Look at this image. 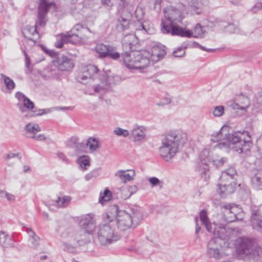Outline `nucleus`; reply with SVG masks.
<instances>
[{
    "instance_id": "obj_1",
    "label": "nucleus",
    "mask_w": 262,
    "mask_h": 262,
    "mask_svg": "<svg viewBox=\"0 0 262 262\" xmlns=\"http://www.w3.org/2000/svg\"><path fill=\"white\" fill-rule=\"evenodd\" d=\"M245 132H233L228 125L223 126L220 130L212 135L211 141L217 142L219 140H226L228 144L223 142L219 143L216 147L220 149L232 148L239 154H248L252 143L250 140H246L244 137Z\"/></svg>"
},
{
    "instance_id": "obj_2",
    "label": "nucleus",
    "mask_w": 262,
    "mask_h": 262,
    "mask_svg": "<svg viewBox=\"0 0 262 262\" xmlns=\"http://www.w3.org/2000/svg\"><path fill=\"white\" fill-rule=\"evenodd\" d=\"M200 219L206 230L215 236V237L211 238L207 244V256L215 259L223 257L224 254L222 251V245L225 243L224 239L228 236L226 228L223 225L211 223L208 218L207 212L204 210L200 212Z\"/></svg>"
},
{
    "instance_id": "obj_3",
    "label": "nucleus",
    "mask_w": 262,
    "mask_h": 262,
    "mask_svg": "<svg viewBox=\"0 0 262 262\" xmlns=\"http://www.w3.org/2000/svg\"><path fill=\"white\" fill-rule=\"evenodd\" d=\"M186 142V135L176 132L167 134L162 140L160 156L166 161L171 160Z\"/></svg>"
},
{
    "instance_id": "obj_4",
    "label": "nucleus",
    "mask_w": 262,
    "mask_h": 262,
    "mask_svg": "<svg viewBox=\"0 0 262 262\" xmlns=\"http://www.w3.org/2000/svg\"><path fill=\"white\" fill-rule=\"evenodd\" d=\"M51 4L47 3L46 0H40L38 8V16L34 26H26L23 30L24 36L29 40L36 42L39 38L36 27H43L47 21V14L50 7Z\"/></svg>"
},
{
    "instance_id": "obj_5",
    "label": "nucleus",
    "mask_w": 262,
    "mask_h": 262,
    "mask_svg": "<svg viewBox=\"0 0 262 262\" xmlns=\"http://www.w3.org/2000/svg\"><path fill=\"white\" fill-rule=\"evenodd\" d=\"M150 52L146 50L125 52L122 55L124 64L130 69H142L147 67L150 62Z\"/></svg>"
},
{
    "instance_id": "obj_6",
    "label": "nucleus",
    "mask_w": 262,
    "mask_h": 262,
    "mask_svg": "<svg viewBox=\"0 0 262 262\" xmlns=\"http://www.w3.org/2000/svg\"><path fill=\"white\" fill-rule=\"evenodd\" d=\"M104 223L99 224L96 228V234L100 244L107 245L120 238V235L115 231L113 222L110 220L111 216L106 214Z\"/></svg>"
},
{
    "instance_id": "obj_7",
    "label": "nucleus",
    "mask_w": 262,
    "mask_h": 262,
    "mask_svg": "<svg viewBox=\"0 0 262 262\" xmlns=\"http://www.w3.org/2000/svg\"><path fill=\"white\" fill-rule=\"evenodd\" d=\"M235 247L238 255L250 259H255L262 253L261 248L249 237L237 238L235 242Z\"/></svg>"
},
{
    "instance_id": "obj_8",
    "label": "nucleus",
    "mask_w": 262,
    "mask_h": 262,
    "mask_svg": "<svg viewBox=\"0 0 262 262\" xmlns=\"http://www.w3.org/2000/svg\"><path fill=\"white\" fill-rule=\"evenodd\" d=\"M111 211L116 214L115 220L110 218L111 222H113L114 226L116 225L118 229L121 231H125L132 226V218L127 210H119L117 205L112 206Z\"/></svg>"
},
{
    "instance_id": "obj_9",
    "label": "nucleus",
    "mask_w": 262,
    "mask_h": 262,
    "mask_svg": "<svg viewBox=\"0 0 262 262\" xmlns=\"http://www.w3.org/2000/svg\"><path fill=\"white\" fill-rule=\"evenodd\" d=\"M161 31L163 33L170 34L173 36L177 35L189 38L192 36V33L190 30L184 29L174 24L170 25V21L163 23Z\"/></svg>"
},
{
    "instance_id": "obj_10",
    "label": "nucleus",
    "mask_w": 262,
    "mask_h": 262,
    "mask_svg": "<svg viewBox=\"0 0 262 262\" xmlns=\"http://www.w3.org/2000/svg\"><path fill=\"white\" fill-rule=\"evenodd\" d=\"M99 71L97 67L94 65L85 66L82 68L81 72L76 76V80L79 82L84 83L86 80L96 78Z\"/></svg>"
},
{
    "instance_id": "obj_11",
    "label": "nucleus",
    "mask_w": 262,
    "mask_h": 262,
    "mask_svg": "<svg viewBox=\"0 0 262 262\" xmlns=\"http://www.w3.org/2000/svg\"><path fill=\"white\" fill-rule=\"evenodd\" d=\"M165 20L162 19L161 27L163 23L170 21V25L174 24V22H181L183 18L181 12L177 9L169 7L164 10Z\"/></svg>"
},
{
    "instance_id": "obj_12",
    "label": "nucleus",
    "mask_w": 262,
    "mask_h": 262,
    "mask_svg": "<svg viewBox=\"0 0 262 262\" xmlns=\"http://www.w3.org/2000/svg\"><path fill=\"white\" fill-rule=\"evenodd\" d=\"M79 224L84 231L88 233H92L96 228V222L94 215L92 214H87L82 216Z\"/></svg>"
},
{
    "instance_id": "obj_13",
    "label": "nucleus",
    "mask_w": 262,
    "mask_h": 262,
    "mask_svg": "<svg viewBox=\"0 0 262 262\" xmlns=\"http://www.w3.org/2000/svg\"><path fill=\"white\" fill-rule=\"evenodd\" d=\"M223 213L228 222H232L236 220H239L237 216L241 211L238 206L234 204H227L224 206Z\"/></svg>"
},
{
    "instance_id": "obj_14",
    "label": "nucleus",
    "mask_w": 262,
    "mask_h": 262,
    "mask_svg": "<svg viewBox=\"0 0 262 262\" xmlns=\"http://www.w3.org/2000/svg\"><path fill=\"white\" fill-rule=\"evenodd\" d=\"M132 14L129 12H124L117 20L116 25L117 30L119 32H122L128 30Z\"/></svg>"
},
{
    "instance_id": "obj_15",
    "label": "nucleus",
    "mask_w": 262,
    "mask_h": 262,
    "mask_svg": "<svg viewBox=\"0 0 262 262\" xmlns=\"http://www.w3.org/2000/svg\"><path fill=\"white\" fill-rule=\"evenodd\" d=\"M166 47L162 44L154 46L151 49V52H150V62H157L163 58L166 53Z\"/></svg>"
},
{
    "instance_id": "obj_16",
    "label": "nucleus",
    "mask_w": 262,
    "mask_h": 262,
    "mask_svg": "<svg viewBox=\"0 0 262 262\" xmlns=\"http://www.w3.org/2000/svg\"><path fill=\"white\" fill-rule=\"evenodd\" d=\"M202 6L203 4L198 0H191L187 7L184 6V8H181V9L187 13L199 15L202 13Z\"/></svg>"
},
{
    "instance_id": "obj_17",
    "label": "nucleus",
    "mask_w": 262,
    "mask_h": 262,
    "mask_svg": "<svg viewBox=\"0 0 262 262\" xmlns=\"http://www.w3.org/2000/svg\"><path fill=\"white\" fill-rule=\"evenodd\" d=\"M57 62L59 70L65 71H69L74 67L72 60L64 55H61L57 57Z\"/></svg>"
},
{
    "instance_id": "obj_18",
    "label": "nucleus",
    "mask_w": 262,
    "mask_h": 262,
    "mask_svg": "<svg viewBox=\"0 0 262 262\" xmlns=\"http://www.w3.org/2000/svg\"><path fill=\"white\" fill-rule=\"evenodd\" d=\"M90 234L84 230L76 232L74 235H71L74 239V241L71 242L74 243V244L78 245V246H83L90 242Z\"/></svg>"
},
{
    "instance_id": "obj_19",
    "label": "nucleus",
    "mask_w": 262,
    "mask_h": 262,
    "mask_svg": "<svg viewBox=\"0 0 262 262\" xmlns=\"http://www.w3.org/2000/svg\"><path fill=\"white\" fill-rule=\"evenodd\" d=\"M138 190V188L136 186L133 185L130 186L127 188H122L121 189H117L116 192L114 190L113 191L114 193H116L117 194L120 193V194L119 195V196L121 198L124 200H126L129 198L133 194L135 193Z\"/></svg>"
},
{
    "instance_id": "obj_20",
    "label": "nucleus",
    "mask_w": 262,
    "mask_h": 262,
    "mask_svg": "<svg viewBox=\"0 0 262 262\" xmlns=\"http://www.w3.org/2000/svg\"><path fill=\"white\" fill-rule=\"evenodd\" d=\"M260 210L254 211L251 216V224L253 228L257 230L262 229V215Z\"/></svg>"
},
{
    "instance_id": "obj_21",
    "label": "nucleus",
    "mask_w": 262,
    "mask_h": 262,
    "mask_svg": "<svg viewBox=\"0 0 262 262\" xmlns=\"http://www.w3.org/2000/svg\"><path fill=\"white\" fill-rule=\"evenodd\" d=\"M252 187L256 190H262V169L256 170L251 177Z\"/></svg>"
},
{
    "instance_id": "obj_22",
    "label": "nucleus",
    "mask_w": 262,
    "mask_h": 262,
    "mask_svg": "<svg viewBox=\"0 0 262 262\" xmlns=\"http://www.w3.org/2000/svg\"><path fill=\"white\" fill-rule=\"evenodd\" d=\"M130 136L135 142L141 141L145 137V129L143 126H136L132 130Z\"/></svg>"
},
{
    "instance_id": "obj_23",
    "label": "nucleus",
    "mask_w": 262,
    "mask_h": 262,
    "mask_svg": "<svg viewBox=\"0 0 262 262\" xmlns=\"http://www.w3.org/2000/svg\"><path fill=\"white\" fill-rule=\"evenodd\" d=\"M128 213L132 218V226L135 228L139 222L143 219V216L141 212L135 209H128L127 210Z\"/></svg>"
},
{
    "instance_id": "obj_24",
    "label": "nucleus",
    "mask_w": 262,
    "mask_h": 262,
    "mask_svg": "<svg viewBox=\"0 0 262 262\" xmlns=\"http://www.w3.org/2000/svg\"><path fill=\"white\" fill-rule=\"evenodd\" d=\"M217 192L221 195H227L234 192V187L231 183H220L218 184Z\"/></svg>"
},
{
    "instance_id": "obj_25",
    "label": "nucleus",
    "mask_w": 262,
    "mask_h": 262,
    "mask_svg": "<svg viewBox=\"0 0 262 262\" xmlns=\"http://www.w3.org/2000/svg\"><path fill=\"white\" fill-rule=\"evenodd\" d=\"M26 231L29 235V242L30 246L33 248H36L39 245V237L37 236L31 228H27Z\"/></svg>"
},
{
    "instance_id": "obj_26",
    "label": "nucleus",
    "mask_w": 262,
    "mask_h": 262,
    "mask_svg": "<svg viewBox=\"0 0 262 262\" xmlns=\"http://www.w3.org/2000/svg\"><path fill=\"white\" fill-rule=\"evenodd\" d=\"M127 171H129L130 173H127L125 170H120L117 172L116 176L120 178L124 183L130 181L133 179L135 172L134 170H127Z\"/></svg>"
},
{
    "instance_id": "obj_27",
    "label": "nucleus",
    "mask_w": 262,
    "mask_h": 262,
    "mask_svg": "<svg viewBox=\"0 0 262 262\" xmlns=\"http://www.w3.org/2000/svg\"><path fill=\"white\" fill-rule=\"evenodd\" d=\"M1 81L3 82L6 86V89L10 93L15 88V84L14 81L9 77L6 76L4 74H1Z\"/></svg>"
},
{
    "instance_id": "obj_28",
    "label": "nucleus",
    "mask_w": 262,
    "mask_h": 262,
    "mask_svg": "<svg viewBox=\"0 0 262 262\" xmlns=\"http://www.w3.org/2000/svg\"><path fill=\"white\" fill-rule=\"evenodd\" d=\"M68 43L76 44L86 37V34H74L67 32L66 33Z\"/></svg>"
},
{
    "instance_id": "obj_29",
    "label": "nucleus",
    "mask_w": 262,
    "mask_h": 262,
    "mask_svg": "<svg viewBox=\"0 0 262 262\" xmlns=\"http://www.w3.org/2000/svg\"><path fill=\"white\" fill-rule=\"evenodd\" d=\"M82 6L80 4L73 5L70 8V13L76 19L80 20L83 18V14L81 10Z\"/></svg>"
},
{
    "instance_id": "obj_30",
    "label": "nucleus",
    "mask_w": 262,
    "mask_h": 262,
    "mask_svg": "<svg viewBox=\"0 0 262 262\" xmlns=\"http://www.w3.org/2000/svg\"><path fill=\"white\" fill-rule=\"evenodd\" d=\"M90 30L83 25L81 24H76L72 29L69 32L74 34H86L87 32H90Z\"/></svg>"
},
{
    "instance_id": "obj_31",
    "label": "nucleus",
    "mask_w": 262,
    "mask_h": 262,
    "mask_svg": "<svg viewBox=\"0 0 262 262\" xmlns=\"http://www.w3.org/2000/svg\"><path fill=\"white\" fill-rule=\"evenodd\" d=\"M110 46L103 43L97 44L95 48L96 51L99 54L100 57L105 58L107 57V52Z\"/></svg>"
},
{
    "instance_id": "obj_32",
    "label": "nucleus",
    "mask_w": 262,
    "mask_h": 262,
    "mask_svg": "<svg viewBox=\"0 0 262 262\" xmlns=\"http://www.w3.org/2000/svg\"><path fill=\"white\" fill-rule=\"evenodd\" d=\"M17 105L18 106L19 110L22 112H25L24 108L26 107L29 110H31L32 112L35 113L36 111H34L33 109L34 108V103L30 100L28 98H26L24 101H23V106L20 103H18Z\"/></svg>"
},
{
    "instance_id": "obj_33",
    "label": "nucleus",
    "mask_w": 262,
    "mask_h": 262,
    "mask_svg": "<svg viewBox=\"0 0 262 262\" xmlns=\"http://www.w3.org/2000/svg\"><path fill=\"white\" fill-rule=\"evenodd\" d=\"M11 238L5 232L0 231V244L5 247L11 245Z\"/></svg>"
},
{
    "instance_id": "obj_34",
    "label": "nucleus",
    "mask_w": 262,
    "mask_h": 262,
    "mask_svg": "<svg viewBox=\"0 0 262 262\" xmlns=\"http://www.w3.org/2000/svg\"><path fill=\"white\" fill-rule=\"evenodd\" d=\"M77 162L82 170H85L90 166V158L88 156H83L78 158Z\"/></svg>"
},
{
    "instance_id": "obj_35",
    "label": "nucleus",
    "mask_w": 262,
    "mask_h": 262,
    "mask_svg": "<svg viewBox=\"0 0 262 262\" xmlns=\"http://www.w3.org/2000/svg\"><path fill=\"white\" fill-rule=\"evenodd\" d=\"M71 241H74L73 236H70L68 240V243H63V249L69 252H74L75 251L76 247L78 246V245L74 244V243H72Z\"/></svg>"
},
{
    "instance_id": "obj_36",
    "label": "nucleus",
    "mask_w": 262,
    "mask_h": 262,
    "mask_svg": "<svg viewBox=\"0 0 262 262\" xmlns=\"http://www.w3.org/2000/svg\"><path fill=\"white\" fill-rule=\"evenodd\" d=\"M71 198L69 196H64L63 197H58V199L55 202V205L59 207H64L68 205L71 201Z\"/></svg>"
},
{
    "instance_id": "obj_37",
    "label": "nucleus",
    "mask_w": 262,
    "mask_h": 262,
    "mask_svg": "<svg viewBox=\"0 0 262 262\" xmlns=\"http://www.w3.org/2000/svg\"><path fill=\"white\" fill-rule=\"evenodd\" d=\"M112 196V192L107 188H105L103 193H100L99 201L100 203L103 204L105 202L110 201Z\"/></svg>"
},
{
    "instance_id": "obj_38",
    "label": "nucleus",
    "mask_w": 262,
    "mask_h": 262,
    "mask_svg": "<svg viewBox=\"0 0 262 262\" xmlns=\"http://www.w3.org/2000/svg\"><path fill=\"white\" fill-rule=\"evenodd\" d=\"M25 129L29 133L35 134L36 133L41 130L40 127L38 124L33 123L27 124L24 127Z\"/></svg>"
},
{
    "instance_id": "obj_39",
    "label": "nucleus",
    "mask_w": 262,
    "mask_h": 262,
    "mask_svg": "<svg viewBox=\"0 0 262 262\" xmlns=\"http://www.w3.org/2000/svg\"><path fill=\"white\" fill-rule=\"evenodd\" d=\"M107 57L113 60H117L120 57V54L117 52L115 47L110 46L107 52Z\"/></svg>"
},
{
    "instance_id": "obj_40",
    "label": "nucleus",
    "mask_w": 262,
    "mask_h": 262,
    "mask_svg": "<svg viewBox=\"0 0 262 262\" xmlns=\"http://www.w3.org/2000/svg\"><path fill=\"white\" fill-rule=\"evenodd\" d=\"M236 174V171L233 167H230L227 169L222 171V179L224 180L226 176H229L230 180H233L234 176Z\"/></svg>"
},
{
    "instance_id": "obj_41",
    "label": "nucleus",
    "mask_w": 262,
    "mask_h": 262,
    "mask_svg": "<svg viewBox=\"0 0 262 262\" xmlns=\"http://www.w3.org/2000/svg\"><path fill=\"white\" fill-rule=\"evenodd\" d=\"M86 145L91 151H95L99 148L98 141L95 138H89L87 141Z\"/></svg>"
},
{
    "instance_id": "obj_42",
    "label": "nucleus",
    "mask_w": 262,
    "mask_h": 262,
    "mask_svg": "<svg viewBox=\"0 0 262 262\" xmlns=\"http://www.w3.org/2000/svg\"><path fill=\"white\" fill-rule=\"evenodd\" d=\"M192 33V36L194 37H198L200 36H202L204 33V31L202 27L200 25V24H198L196 25L195 27L193 29V31Z\"/></svg>"
},
{
    "instance_id": "obj_43",
    "label": "nucleus",
    "mask_w": 262,
    "mask_h": 262,
    "mask_svg": "<svg viewBox=\"0 0 262 262\" xmlns=\"http://www.w3.org/2000/svg\"><path fill=\"white\" fill-rule=\"evenodd\" d=\"M60 36V39H58L55 43V47L58 48H61L64 43H68L66 33H61Z\"/></svg>"
},
{
    "instance_id": "obj_44",
    "label": "nucleus",
    "mask_w": 262,
    "mask_h": 262,
    "mask_svg": "<svg viewBox=\"0 0 262 262\" xmlns=\"http://www.w3.org/2000/svg\"><path fill=\"white\" fill-rule=\"evenodd\" d=\"M114 133L117 136H123L124 137H126L129 135L127 130L121 128L120 127L116 128L114 130Z\"/></svg>"
},
{
    "instance_id": "obj_45",
    "label": "nucleus",
    "mask_w": 262,
    "mask_h": 262,
    "mask_svg": "<svg viewBox=\"0 0 262 262\" xmlns=\"http://www.w3.org/2000/svg\"><path fill=\"white\" fill-rule=\"evenodd\" d=\"M148 181L153 187L159 186L160 188H161L163 187V183L156 177L150 178L148 179Z\"/></svg>"
},
{
    "instance_id": "obj_46",
    "label": "nucleus",
    "mask_w": 262,
    "mask_h": 262,
    "mask_svg": "<svg viewBox=\"0 0 262 262\" xmlns=\"http://www.w3.org/2000/svg\"><path fill=\"white\" fill-rule=\"evenodd\" d=\"M209 151L205 149L201 152L199 158L201 161L208 162L209 161Z\"/></svg>"
},
{
    "instance_id": "obj_47",
    "label": "nucleus",
    "mask_w": 262,
    "mask_h": 262,
    "mask_svg": "<svg viewBox=\"0 0 262 262\" xmlns=\"http://www.w3.org/2000/svg\"><path fill=\"white\" fill-rule=\"evenodd\" d=\"M147 24V22L144 21V22H138V24H137V28L136 29L137 30L139 31H143L145 33H148L149 28L146 25Z\"/></svg>"
},
{
    "instance_id": "obj_48",
    "label": "nucleus",
    "mask_w": 262,
    "mask_h": 262,
    "mask_svg": "<svg viewBox=\"0 0 262 262\" xmlns=\"http://www.w3.org/2000/svg\"><path fill=\"white\" fill-rule=\"evenodd\" d=\"M224 112V107L222 105L216 106L213 112V115L215 117L222 116Z\"/></svg>"
},
{
    "instance_id": "obj_49",
    "label": "nucleus",
    "mask_w": 262,
    "mask_h": 262,
    "mask_svg": "<svg viewBox=\"0 0 262 262\" xmlns=\"http://www.w3.org/2000/svg\"><path fill=\"white\" fill-rule=\"evenodd\" d=\"M201 163L200 165V171L201 172V174H204L206 175L207 172L209 170V166L207 164L208 162L201 161Z\"/></svg>"
},
{
    "instance_id": "obj_50",
    "label": "nucleus",
    "mask_w": 262,
    "mask_h": 262,
    "mask_svg": "<svg viewBox=\"0 0 262 262\" xmlns=\"http://www.w3.org/2000/svg\"><path fill=\"white\" fill-rule=\"evenodd\" d=\"M98 176V172L97 170H94L90 173L86 174L84 177V179L86 181H90L94 178H96Z\"/></svg>"
},
{
    "instance_id": "obj_51",
    "label": "nucleus",
    "mask_w": 262,
    "mask_h": 262,
    "mask_svg": "<svg viewBox=\"0 0 262 262\" xmlns=\"http://www.w3.org/2000/svg\"><path fill=\"white\" fill-rule=\"evenodd\" d=\"M185 53V50L183 48H179L173 52V56L176 57H182L184 55Z\"/></svg>"
},
{
    "instance_id": "obj_52",
    "label": "nucleus",
    "mask_w": 262,
    "mask_h": 262,
    "mask_svg": "<svg viewBox=\"0 0 262 262\" xmlns=\"http://www.w3.org/2000/svg\"><path fill=\"white\" fill-rule=\"evenodd\" d=\"M171 99L168 96H166L164 98L163 101H160L159 102L157 103V105L160 106H163L165 105L169 104L171 103Z\"/></svg>"
},
{
    "instance_id": "obj_53",
    "label": "nucleus",
    "mask_w": 262,
    "mask_h": 262,
    "mask_svg": "<svg viewBox=\"0 0 262 262\" xmlns=\"http://www.w3.org/2000/svg\"><path fill=\"white\" fill-rule=\"evenodd\" d=\"M257 151L262 155V135L256 140Z\"/></svg>"
},
{
    "instance_id": "obj_54",
    "label": "nucleus",
    "mask_w": 262,
    "mask_h": 262,
    "mask_svg": "<svg viewBox=\"0 0 262 262\" xmlns=\"http://www.w3.org/2000/svg\"><path fill=\"white\" fill-rule=\"evenodd\" d=\"M106 88L100 85L94 86V90L96 93L103 94L106 92Z\"/></svg>"
},
{
    "instance_id": "obj_55",
    "label": "nucleus",
    "mask_w": 262,
    "mask_h": 262,
    "mask_svg": "<svg viewBox=\"0 0 262 262\" xmlns=\"http://www.w3.org/2000/svg\"><path fill=\"white\" fill-rule=\"evenodd\" d=\"M226 31L230 33H235L236 32V28L234 25L232 24H229L225 28Z\"/></svg>"
},
{
    "instance_id": "obj_56",
    "label": "nucleus",
    "mask_w": 262,
    "mask_h": 262,
    "mask_svg": "<svg viewBox=\"0 0 262 262\" xmlns=\"http://www.w3.org/2000/svg\"><path fill=\"white\" fill-rule=\"evenodd\" d=\"M262 9V3H258L256 4L252 8H251V11L254 12L256 13L259 10Z\"/></svg>"
},
{
    "instance_id": "obj_57",
    "label": "nucleus",
    "mask_w": 262,
    "mask_h": 262,
    "mask_svg": "<svg viewBox=\"0 0 262 262\" xmlns=\"http://www.w3.org/2000/svg\"><path fill=\"white\" fill-rule=\"evenodd\" d=\"M15 97L19 101H24L26 98H27L24 94L21 92H17L15 93Z\"/></svg>"
},
{
    "instance_id": "obj_58",
    "label": "nucleus",
    "mask_w": 262,
    "mask_h": 262,
    "mask_svg": "<svg viewBox=\"0 0 262 262\" xmlns=\"http://www.w3.org/2000/svg\"><path fill=\"white\" fill-rule=\"evenodd\" d=\"M216 165V166L219 167L222 165H223L225 163L227 162V158H222L220 160H216L215 161H214Z\"/></svg>"
},
{
    "instance_id": "obj_59",
    "label": "nucleus",
    "mask_w": 262,
    "mask_h": 262,
    "mask_svg": "<svg viewBox=\"0 0 262 262\" xmlns=\"http://www.w3.org/2000/svg\"><path fill=\"white\" fill-rule=\"evenodd\" d=\"M195 47H196L197 48H200V49H201V50H202L203 51H207V52H212V51H214V50H213V49H207L206 47L202 46V45H200L198 43H195Z\"/></svg>"
},
{
    "instance_id": "obj_60",
    "label": "nucleus",
    "mask_w": 262,
    "mask_h": 262,
    "mask_svg": "<svg viewBox=\"0 0 262 262\" xmlns=\"http://www.w3.org/2000/svg\"><path fill=\"white\" fill-rule=\"evenodd\" d=\"M30 137L33 139H35L36 140H39V141H43L46 139V137L43 135H39L37 136L33 135Z\"/></svg>"
},
{
    "instance_id": "obj_61",
    "label": "nucleus",
    "mask_w": 262,
    "mask_h": 262,
    "mask_svg": "<svg viewBox=\"0 0 262 262\" xmlns=\"http://www.w3.org/2000/svg\"><path fill=\"white\" fill-rule=\"evenodd\" d=\"M3 194L5 195V197L8 199L9 201H14L15 199V197L13 195L9 194L7 193V192L5 191Z\"/></svg>"
},
{
    "instance_id": "obj_62",
    "label": "nucleus",
    "mask_w": 262,
    "mask_h": 262,
    "mask_svg": "<svg viewBox=\"0 0 262 262\" xmlns=\"http://www.w3.org/2000/svg\"><path fill=\"white\" fill-rule=\"evenodd\" d=\"M24 55L26 59V67L29 69L30 65V59L25 52H24Z\"/></svg>"
},
{
    "instance_id": "obj_63",
    "label": "nucleus",
    "mask_w": 262,
    "mask_h": 262,
    "mask_svg": "<svg viewBox=\"0 0 262 262\" xmlns=\"http://www.w3.org/2000/svg\"><path fill=\"white\" fill-rule=\"evenodd\" d=\"M57 155L58 156V157L61 159L63 161H64V162H67L68 161V159L67 158V157H66V156L62 152H58L57 154Z\"/></svg>"
},
{
    "instance_id": "obj_64",
    "label": "nucleus",
    "mask_w": 262,
    "mask_h": 262,
    "mask_svg": "<svg viewBox=\"0 0 262 262\" xmlns=\"http://www.w3.org/2000/svg\"><path fill=\"white\" fill-rule=\"evenodd\" d=\"M256 101L262 106V90L259 92V96L257 97Z\"/></svg>"
}]
</instances>
